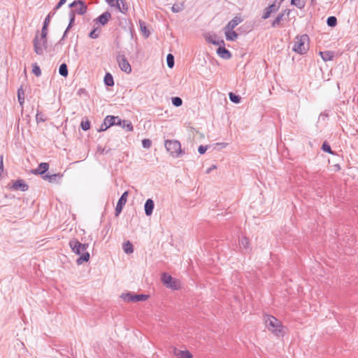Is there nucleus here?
<instances>
[{
	"instance_id": "nucleus-1",
	"label": "nucleus",
	"mask_w": 358,
	"mask_h": 358,
	"mask_svg": "<svg viewBox=\"0 0 358 358\" xmlns=\"http://www.w3.org/2000/svg\"><path fill=\"white\" fill-rule=\"evenodd\" d=\"M69 244L71 250L76 255H80V257L78 258L76 260V263L78 265H80L84 262H87L89 261L90 257V253L87 252H83V250L80 247V242H79L77 239L73 238L69 241Z\"/></svg>"
},
{
	"instance_id": "nucleus-2",
	"label": "nucleus",
	"mask_w": 358,
	"mask_h": 358,
	"mask_svg": "<svg viewBox=\"0 0 358 358\" xmlns=\"http://www.w3.org/2000/svg\"><path fill=\"white\" fill-rule=\"evenodd\" d=\"M309 49V37L307 34L297 36L295 38L292 50L300 55H304Z\"/></svg>"
},
{
	"instance_id": "nucleus-3",
	"label": "nucleus",
	"mask_w": 358,
	"mask_h": 358,
	"mask_svg": "<svg viewBox=\"0 0 358 358\" xmlns=\"http://www.w3.org/2000/svg\"><path fill=\"white\" fill-rule=\"evenodd\" d=\"M265 324L268 329L276 336H282L283 327L281 322L272 315H266L264 317Z\"/></svg>"
},
{
	"instance_id": "nucleus-4",
	"label": "nucleus",
	"mask_w": 358,
	"mask_h": 358,
	"mask_svg": "<svg viewBox=\"0 0 358 358\" xmlns=\"http://www.w3.org/2000/svg\"><path fill=\"white\" fill-rule=\"evenodd\" d=\"M164 146L169 152L170 155L173 158H178L185 152L181 149L180 143L177 140H166Z\"/></svg>"
},
{
	"instance_id": "nucleus-5",
	"label": "nucleus",
	"mask_w": 358,
	"mask_h": 358,
	"mask_svg": "<svg viewBox=\"0 0 358 358\" xmlns=\"http://www.w3.org/2000/svg\"><path fill=\"white\" fill-rule=\"evenodd\" d=\"M33 44L35 53L38 55H43L48 46V38H43L39 36L38 31H37L33 40Z\"/></svg>"
},
{
	"instance_id": "nucleus-6",
	"label": "nucleus",
	"mask_w": 358,
	"mask_h": 358,
	"mask_svg": "<svg viewBox=\"0 0 358 358\" xmlns=\"http://www.w3.org/2000/svg\"><path fill=\"white\" fill-rule=\"evenodd\" d=\"M161 280L167 288L173 290H178L180 289V281L172 278V276L167 273H162Z\"/></svg>"
},
{
	"instance_id": "nucleus-7",
	"label": "nucleus",
	"mask_w": 358,
	"mask_h": 358,
	"mask_svg": "<svg viewBox=\"0 0 358 358\" xmlns=\"http://www.w3.org/2000/svg\"><path fill=\"white\" fill-rule=\"evenodd\" d=\"M120 297L127 302H138L146 301L149 296L147 294H137L132 292L122 293Z\"/></svg>"
},
{
	"instance_id": "nucleus-8",
	"label": "nucleus",
	"mask_w": 358,
	"mask_h": 358,
	"mask_svg": "<svg viewBox=\"0 0 358 358\" xmlns=\"http://www.w3.org/2000/svg\"><path fill=\"white\" fill-rule=\"evenodd\" d=\"M69 6L71 8H74L71 10L78 15H84L87 10V5L82 0H74Z\"/></svg>"
},
{
	"instance_id": "nucleus-9",
	"label": "nucleus",
	"mask_w": 358,
	"mask_h": 358,
	"mask_svg": "<svg viewBox=\"0 0 358 358\" xmlns=\"http://www.w3.org/2000/svg\"><path fill=\"white\" fill-rule=\"evenodd\" d=\"M116 59L120 69L122 71L128 74L131 72V66L124 55H118Z\"/></svg>"
},
{
	"instance_id": "nucleus-10",
	"label": "nucleus",
	"mask_w": 358,
	"mask_h": 358,
	"mask_svg": "<svg viewBox=\"0 0 358 358\" xmlns=\"http://www.w3.org/2000/svg\"><path fill=\"white\" fill-rule=\"evenodd\" d=\"M108 3L111 7L116 8L122 14H126L128 11V6L125 0H110Z\"/></svg>"
},
{
	"instance_id": "nucleus-11",
	"label": "nucleus",
	"mask_w": 358,
	"mask_h": 358,
	"mask_svg": "<svg viewBox=\"0 0 358 358\" xmlns=\"http://www.w3.org/2000/svg\"><path fill=\"white\" fill-rule=\"evenodd\" d=\"M129 195V192L125 191L120 197V199L117 201L115 209V215L116 217L119 216V215L121 213L123 207L127 203V196Z\"/></svg>"
},
{
	"instance_id": "nucleus-12",
	"label": "nucleus",
	"mask_w": 358,
	"mask_h": 358,
	"mask_svg": "<svg viewBox=\"0 0 358 358\" xmlns=\"http://www.w3.org/2000/svg\"><path fill=\"white\" fill-rule=\"evenodd\" d=\"M10 189L15 191L20 190L22 192H26L29 189V185L25 182L24 180L17 179L13 183Z\"/></svg>"
},
{
	"instance_id": "nucleus-13",
	"label": "nucleus",
	"mask_w": 358,
	"mask_h": 358,
	"mask_svg": "<svg viewBox=\"0 0 358 358\" xmlns=\"http://www.w3.org/2000/svg\"><path fill=\"white\" fill-rule=\"evenodd\" d=\"M111 18V14L108 11H106L100 15L98 17L94 20L96 24H99L102 26L106 25L109 20Z\"/></svg>"
},
{
	"instance_id": "nucleus-14",
	"label": "nucleus",
	"mask_w": 358,
	"mask_h": 358,
	"mask_svg": "<svg viewBox=\"0 0 358 358\" xmlns=\"http://www.w3.org/2000/svg\"><path fill=\"white\" fill-rule=\"evenodd\" d=\"M206 40L207 42L212 43L215 45H218L219 47L224 46L225 43L223 39H220L217 35L212 34L207 36L206 37Z\"/></svg>"
},
{
	"instance_id": "nucleus-15",
	"label": "nucleus",
	"mask_w": 358,
	"mask_h": 358,
	"mask_svg": "<svg viewBox=\"0 0 358 358\" xmlns=\"http://www.w3.org/2000/svg\"><path fill=\"white\" fill-rule=\"evenodd\" d=\"M279 6H276L275 3H273L264 9L262 18L264 20L268 18L272 13L277 12Z\"/></svg>"
},
{
	"instance_id": "nucleus-16",
	"label": "nucleus",
	"mask_w": 358,
	"mask_h": 358,
	"mask_svg": "<svg viewBox=\"0 0 358 358\" xmlns=\"http://www.w3.org/2000/svg\"><path fill=\"white\" fill-rule=\"evenodd\" d=\"M116 123L117 125L120 126L123 129H125L127 131H132L134 130V127L129 120H122L118 117Z\"/></svg>"
},
{
	"instance_id": "nucleus-17",
	"label": "nucleus",
	"mask_w": 358,
	"mask_h": 358,
	"mask_svg": "<svg viewBox=\"0 0 358 358\" xmlns=\"http://www.w3.org/2000/svg\"><path fill=\"white\" fill-rule=\"evenodd\" d=\"M217 54L219 57L224 59H229L232 57L231 52L225 48L224 46L219 47L217 49Z\"/></svg>"
},
{
	"instance_id": "nucleus-18",
	"label": "nucleus",
	"mask_w": 358,
	"mask_h": 358,
	"mask_svg": "<svg viewBox=\"0 0 358 358\" xmlns=\"http://www.w3.org/2000/svg\"><path fill=\"white\" fill-rule=\"evenodd\" d=\"M155 203L152 199H148L146 200L144 205L145 213L147 216H150L154 210Z\"/></svg>"
},
{
	"instance_id": "nucleus-19",
	"label": "nucleus",
	"mask_w": 358,
	"mask_h": 358,
	"mask_svg": "<svg viewBox=\"0 0 358 358\" xmlns=\"http://www.w3.org/2000/svg\"><path fill=\"white\" fill-rule=\"evenodd\" d=\"M62 177V175L60 173H45L44 176H43V179L48 180L49 182H57L58 180H60Z\"/></svg>"
},
{
	"instance_id": "nucleus-20",
	"label": "nucleus",
	"mask_w": 358,
	"mask_h": 358,
	"mask_svg": "<svg viewBox=\"0 0 358 358\" xmlns=\"http://www.w3.org/2000/svg\"><path fill=\"white\" fill-rule=\"evenodd\" d=\"M226 39L229 41H234L238 38V34L232 29L224 28Z\"/></svg>"
},
{
	"instance_id": "nucleus-21",
	"label": "nucleus",
	"mask_w": 358,
	"mask_h": 358,
	"mask_svg": "<svg viewBox=\"0 0 358 358\" xmlns=\"http://www.w3.org/2000/svg\"><path fill=\"white\" fill-rule=\"evenodd\" d=\"M174 354L178 358H192V355L189 350H180L175 348Z\"/></svg>"
},
{
	"instance_id": "nucleus-22",
	"label": "nucleus",
	"mask_w": 358,
	"mask_h": 358,
	"mask_svg": "<svg viewBox=\"0 0 358 358\" xmlns=\"http://www.w3.org/2000/svg\"><path fill=\"white\" fill-rule=\"evenodd\" d=\"M242 22V19L238 17H234L232 20H231L225 26V29H234L238 24Z\"/></svg>"
},
{
	"instance_id": "nucleus-23",
	"label": "nucleus",
	"mask_w": 358,
	"mask_h": 358,
	"mask_svg": "<svg viewBox=\"0 0 358 358\" xmlns=\"http://www.w3.org/2000/svg\"><path fill=\"white\" fill-rule=\"evenodd\" d=\"M118 116H114V115H107L104 120L103 122H105V124L108 125V127H110L113 125H117V120Z\"/></svg>"
},
{
	"instance_id": "nucleus-24",
	"label": "nucleus",
	"mask_w": 358,
	"mask_h": 358,
	"mask_svg": "<svg viewBox=\"0 0 358 358\" xmlns=\"http://www.w3.org/2000/svg\"><path fill=\"white\" fill-rule=\"evenodd\" d=\"M103 83L104 85L107 87H113L114 85L113 77L110 73L107 72L105 74Z\"/></svg>"
},
{
	"instance_id": "nucleus-25",
	"label": "nucleus",
	"mask_w": 358,
	"mask_h": 358,
	"mask_svg": "<svg viewBox=\"0 0 358 358\" xmlns=\"http://www.w3.org/2000/svg\"><path fill=\"white\" fill-rule=\"evenodd\" d=\"M285 20H286L285 18H284V17L282 16V15H281L280 13H279L277 17H275V19L273 21V22L271 23V26L273 28H275V27H280L282 25V22L284 21Z\"/></svg>"
},
{
	"instance_id": "nucleus-26",
	"label": "nucleus",
	"mask_w": 358,
	"mask_h": 358,
	"mask_svg": "<svg viewBox=\"0 0 358 358\" xmlns=\"http://www.w3.org/2000/svg\"><path fill=\"white\" fill-rule=\"evenodd\" d=\"M139 25H140V29H141V32L143 33V34L144 35V36L145 38H148L150 33L146 27L145 22L140 20Z\"/></svg>"
},
{
	"instance_id": "nucleus-27",
	"label": "nucleus",
	"mask_w": 358,
	"mask_h": 358,
	"mask_svg": "<svg viewBox=\"0 0 358 358\" xmlns=\"http://www.w3.org/2000/svg\"><path fill=\"white\" fill-rule=\"evenodd\" d=\"M320 55L324 62L331 61L334 57L331 51L320 52Z\"/></svg>"
},
{
	"instance_id": "nucleus-28",
	"label": "nucleus",
	"mask_w": 358,
	"mask_h": 358,
	"mask_svg": "<svg viewBox=\"0 0 358 358\" xmlns=\"http://www.w3.org/2000/svg\"><path fill=\"white\" fill-rule=\"evenodd\" d=\"M123 250L127 254L132 253L134 252V247L132 243L129 241H127L123 245Z\"/></svg>"
},
{
	"instance_id": "nucleus-29",
	"label": "nucleus",
	"mask_w": 358,
	"mask_h": 358,
	"mask_svg": "<svg viewBox=\"0 0 358 358\" xmlns=\"http://www.w3.org/2000/svg\"><path fill=\"white\" fill-rule=\"evenodd\" d=\"M59 73L63 77H67L69 71L66 64L63 63L59 66Z\"/></svg>"
},
{
	"instance_id": "nucleus-30",
	"label": "nucleus",
	"mask_w": 358,
	"mask_h": 358,
	"mask_svg": "<svg viewBox=\"0 0 358 358\" xmlns=\"http://www.w3.org/2000/svg\"><path fill=\"white\" fill-rule=\"evenodd\" d=\"M17 99L20 105L22 106L24 102V92L22 87L17 90Z\"/></svg>"
},
{
	"instance_id": "nucleus-31",
	"label": "nucleus",
	"mask_w": 358,
	"mask_h": 358,
	"mask_svg": "<svg viewBox=\"0 0 358 358\" xmlns=\"http://www.w3.org/2000/svg\"><path fill=\"white\" fill-rule=\"evenodd\" d=\"M69 22L67 26V30H69L71 29L73 23L75 22V18H76V13L75 12H73L71 10L69 13Z\"/></svg>"
},
{
	"instance_id": "nucleus-32",
	"label": "nucleus",
	"mask_w": 358,
	"mask_h": 358,
	"mask_svg": "<svg viewBox=\"0 0 358 358\" xmlns=\"http://www.w3.org/2000/svg\"><path fill=\"white\" fill-rule=\"evenodd\" d=\"M291 4L295 6L299 9H302L305 7V1L303 0H291Z\"/></svg>"
},
{
	"instance_id": "nucleus-33",
	"label": "nucleus",
	"mask_w": 358,
	"mask_h": 358,
	"mask_svg": "<svg viewBox=\"0 0 358 358\" xmlns=\"http://www.w3.org/2000/svg\"><path fill=\"white\" fill-rule=\"evenodd\" d=\"M327 24L329 27H334L337 24V18L335 16H330L327 20Z\"/></svg>"
},
{
	"instance_id": "nucleus-34",
	"label": "nucleus",
	"mask_w": 358,
	"mask_h": 358,
	"mask_svg": "<svg viewBox=\"0 0 358 358\" xmlns=\"http://www.w3.org/2000/svg\"><path fill=\"white\" fill-rule=\"evenodd\" d=\"M229 97L230 101L234 103H239L241 102V97L238 95H236L233 92H230L229 94Z\"/></svg>"
},
{
	"instance_id": "nucleus-35",
	"label": "nucleus",
	"mask_w": 358,
	"mask_h": 358,
	"mask_svg": "<svg viewBox=\"0 0 358 358\" xmlns=\"http://www.w3.org/2000/svg\"><path fill=\"white\" fill-rule=\"evenodd\" d=\"M100 30L96 27L93 29L89 34V37L93 39L97 38L99 36Z\"/></svg>"
},
{
	"instance_id": "nucleus-36",
	"label": "nucleus",
	"mask_w": 358,
	"mask_h": 358,
	"mask_svg": "<svg viewBox=\"0 0 358 358\" xmlns=\"http://www.w3.org/2000/svg\"><path fill=\"white\" fill-rule=\"evenodd\" d=\"M32 73L37 77H39L41 75L40 66L36 63L32 65Z\"/></svg>"
},
{
	"instance_id": "nucleus-37",
	"label": "nucleus",
	"mask_w": 358,
	"mask_h": 358,
	"mask_svg": "<svg viewBox=\"0 0 358 358\" xmlns=\"http://www.w3.org/2000/svg\"><path fill=\"white\" fill-rule=\"evenodd\" d=\"M43 173L45 174L49 169V164L46 162H41L37 167Z\"/></svg>"
},
{
	"instance_id": "nucleus-38",
	"label": "nucleus",
	"mask_w": 358,
	"mask_h": 358,
	"mask_svg": "<svg viewBox=\"0 0 358 358\" xmlns=\"http://www.w3.org/2000/svg\"><path fill=\"white\" fill-rule=\"evenodd\" d=\"M172 104L176 107H179L182 104V100L178 96L173 97L171 99Z\"/></svg>"
},
{
	"instance_id": "nucleus-39",
	"label": "nucleus",
	"mask_w": 358,
	"mask_h": 358,
	"mask_svg": "<svg viewBox=\"0 0 358 358\" xmlns=\"http://www.w3.org/2000/svg\"><path fill=\"white\" fill-rule=\"evenodd\" d=\"M167 66L169 68H173L174 66V57L171 54H168L166 57Z\"/></svg>"
},
{
	"instance_id": "nucleus-40",
	"label": "nucleus",
	"mask_w": 358,
	"mask_h": 358,
	"mask_svg": "<svg viewBox=\"0 0 358 358\" xmlns=\"http://www.w3.org/2000/svg\"><path fill=\"white\" fill-rule=\"evenodd\" d=\"M322 150L325 152L334 155L331 146L327 142L323 143V144L322 145Z\"/></svg>"
},
{
	"instance_id": "nucleus-41",
	"label": "nucleus",
	"mask_w": 358,
	"mask_h": 358,
	"mask_svg": "<svg viewBox=\"0 0 358 358\" xmlns=\"http://www.w3.org/2000/svg\"><path fill=\"white\" fill-rule=\"evenodd\" d=\"M48 25L43 24V27L41 29V32L39 36L44 38H48Z\"/></svg>"
},
{
	"instance_id": "nucleus-42",
	"label": "nucleus",
	"mask_w": 358,
	"mask_h": 358,
	"mask_svg": "<svg viewBox=\"0 0 358 358\" xmlns=\"http://www.w3.org/2000/svg\"><path fill=\"white\" fill-rule=\"evenodd\" d=\"M36 120L37 122H43L46 120V118L41 112L38 111L36 115Z\"/></svg>"
},
{
	"instance_id": "nucleus-43",
	"label": "nucleus",
	"mask_w": 358,
	"mask_h": 358,
	"mask_svg": "<svg viewBox=\"0 0 358 358\" xmlns=\"http://www.w3.org/2000/svg\"><path fill=\"white\" fill-rule=\"evenodd\" d=\"M241 245L245 248L248 249L249 248V240L247 237L244 236L242 237V238L240 241Z\"/></svg>"
},
{
	"instance_id": "nucleus-44",
	"label": "nucleus",
	"mask_w": 358,
	"mask_h": 358,
	"mask_svg": "<svg viewBox=\"0 0 358 358\" xmlns=\"http://www.w3.org/2000/svg\"><path fill=\"white\" fill-rule=\"evenodd\" d=\"M55 11H53V10L50 11L46 17L45 18L43 24L49 26L50 22V19L55 15Z\"/></svg>"
},
{
	"instance_id": "nucleus-45",
	"label": "nucleus",
	"mask_w": 358,
	"mask_h": 358,
	"mask_svg": "<svg viewBox=\"0 0 358 358\" xmlns=\"http://www.w3.org/2000/svg\"><path fill=\"white\" fill-rule=\"evenodd\" d=\"M80 127L83 131H87L90 129V122L89 120L82 121Z\"/></svg>"
},
{
	"instance_id": "nucleus-46",
	"label": "nucleus",
	"mask_w": 358,
	"mask_h": 358,
	"mask_svg": "<svg viewBox=\"0 0 358 358\" xmlns=\"http://www.w3.org/2000/svg\"><path fill=\"white\" fill-rule=\"evenodd\" d=\"M142 145L144 148H150L152 145V141L148 138H145L142 141Z\"/></svg>"
},
{
	"instance_id": "nucleus-47",
	"label": "nucleus",
	"mask_w": 358,
	"mask_h": 358,
	"mask_svg": "<svg viewBox=\"0 0 358 358\" xmlns=\"http://www.w3.org/2000/svg\"><path fill=\"white\" fill-rule=\"evenodd\" d=\"M182 10V6L178 5V4H173L171 8V10L173 13H179Z\"/></svg>"
},
{
	"instance_id": "nucleus-48",
	"label": "nucleus",
	"mask_w": 358,
	"mask_h": 358,
	"mask_svg": "<svg viewBox=\"0 0 358 358\" xmlns=\"http://www.w3.org/2000/svg\"><path fill=\"white\" fill-rule=\"evenodd\" d=\"M66 2V0H59L58 3L54 7L53 11L56 13V11L59 9Z\"/></svg>"
},
{
	"instance_id": "nucleus-49",
	"label": "nucleus",
	"mask_w": 358,
	"mask_h": 358,
	"mask_svg": "<svg viewBox=\"0 0 358 358\" xmlns=\"http://www.w3.org/2000/svg\"><path fill=\"white\" fill-rule=\"evenodd\" d=\"M207 149L208 145L204 146L201 145L199 147L198 152H199V154L203 155L206 152Z\"/></svg>"
},
{
	"instance_id": "nucleus-50",
	"label": "nucleus",
	"mask_w": 358,
	"mask_h": 358,
	"mask_svg": "<svg viewBox=\"0 0 358 358\" xmlns=\"http://www.w3.org/2000/svg\"><path fill=\"white\" fill-rule=\"evenodd\" d=\"M109 127L106 124H105V122H103V123L100 125L99 129H98V131H104Z\"/></svg>"
},
{
	"instance_id": "nucleus-51",
	"label": "nucleus",
	"mask_w": 358,
	"mask_h": 358,
	"mask_svg": "<svg viewBox=\"0 0 358 358\" xmlns=\"http://www.w3.org/2000/svg\"><path fill=\"white\" fill-rule=\"evenodd\" d=\"M3 156L0 155V176H1L3 171Z\"/></svg>"
},
{
	"instance_id": "nucleus-52",
	"label": "nucleus",
	"mask_w": 358,
	"mask_h": 358,
	"mask_svg": "<svg viewBox=\"0 0 358 358\" xmlns=\"http://www.w3.org/2000/svg\"><path fill=\"white\" fill-rule=\"evenodd\" d=\"M31 173L34 174V175H41L42 177L43 176H44L45 174L43 173L38 168L36 169H32L31 171Z\"/></svg>"
},
{
	"instance_id": "nucleus-53",
	"label": "nucleus",
	"mask_w": 358,
	"mask_h": 358,
	"mask_svg": "<svg viewBox=\"0 0 358 358\" xmlns=\"http://www.w3.org/2000/svg\"><path fill=\"white\" fill-rule=\"evenodd\" d=\"M290 12H291V10L289 9L286 8L284 10H282V12L280 13V14L282 15L283 17H285V15H286L288 17L290 14Z\"/></svg>"
},
{
	"instance_id": "nucleus-54",
	"label": "nucleus",
	"mask_w": 358,
	"mask_h": 358,
	"mask_svg": "<svg viewBox=\"0 0 358 358\" xmlns=\"http://www.w3.org/2000/svg\"><path fill=\"white\" fill-rule=\"evenodd\" d=\"M88 246H89L88 243H80V247L82 248L83 252H86V250L87 249Z\"/></svg>"
},
{
	"instance_id": "nucleus-55",
	"label": "nucleus",
	"mask_w": 358,
	"mask_h": 358,
	"mask_svg": "<svg viewBox=\"0 0 358 358\" xmlns=\"http://www.w3.org/2000/svg\"><path fill=\"white\" fill-rule=\"evenodd\" d=\"M216 145L220 146L222 148H226L228 144L227 143H219Z\"/></svg>"
},
{
	"instance_id": "nucleus-56",
	"label": "nucleus",
	"mask_w": 358,
	"mask_h": 358,
	"mask_svg": "<svg viewBox=\"0 0 358 358\" xmlns=\"http://www.w3.org/2000/svg\"><path fill=\"white\" fill-rule=\"evenodd\" d=\"M69 30H67V28L66 29V30L64 31V33L62 36V37L61 38L62 40H64V38L66 37V35H67V33Z\"/></svg>"
},
{
	"instance_id": "nucleus-57",
	"label": "nucleus",
	"mask_w": 358,
	"mask_h": 358,
	"mask_svg": "<svg viewBox=\"0 0 358 358\" xmlns=\"http://www.w3.org/2000/svg\"><path fill=\"white\" fill-rule=\"evenodd\" d=\"M69 30H67V28L66 29V30L64 31V33L62 36V37L61 38L62 40H64V38L66 37V35H67V33Z\"/></svg>"
},
{
	"instance_id": "nucleus-58",
	"label": "nucleus",
	"mask_w": 358,
	"mask_h": 358,
	"mask_svg": "<svg viewBox=\"0 0 358 358\" xmlns=\"http://www.w3.org/2000/svg\"><path fill=\"white\" fill-rule=\"evenodd\" d=\"M69 30H67V28L66 29V30L64 31V33L62 36V37L61 38L62 40H64V38L66 37V35H67V33Z\"/></svg>"
},
{
	"instance_id": "nucleus-59",
	"label": "nucleus",
	"mask_w": 358,
	"mask_h": 358,
	"mask_svg": "<svg viewBox=\"0 0 358 358\" xmlns=\"http://www.w3.org/2000/svg\"><path fill=\"white\" fill-rule=\"evenodd\" d=\"M216 169V166L213 165L210 168L208 169V170L206 171V173H209L213 169Z\"/></svg>"
},
{
	"instance_id": "nucleus-60",
	"label": "nucleus",
	"mask_w": 358,
	"mask_h": 358,
	"mask_svg": "<svg viewBox=\"0 0 358 358\" xmlns=\"http://www.w3.org/2000/svg\"><path fill=\"white\" fill-rule=\"evenodd\" d=\"M310 4L315 6L316 4V0H310Z\"/></svg>"
},
{
	"instance_id": "nucleus-61",
	"label": "nucleus",
	"mask_w": 358,
	"mask_h": 358,
	"mask_svg": "<svg viewBox=\"0 0 358 358\" xmlns=\"http://www.w3.org/2000/svg\"><path fill=\"white\" fill-rule=\"evenodd\" d=\"M63 41H64V40H62V38H60V40H59V42H58V44H62Z\"/></svg>"
}]
</instances>
